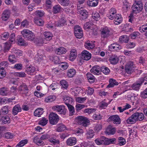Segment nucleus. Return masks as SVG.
Segmentation results:
<instances>
[{"label":"nucleus","mask_w":147,"mask_h":147,"mask_svg":"<svg viewBox=\"0 0 147 147\" xmlns=\"http://www.w3.org/2000/svg\"><path fill=\"white\" fill-rule=\"evenodd\" d=\"M10 92V91L7 88L4 87L0 88V94L2 96H6L9 94Z\"/></svg>","instance_id":"nucleus-26"},{"label":"nucleus","mask_w":147,"mask_h":147,"mask_svg":"<svg viewBox=\"0 0 147 147\" xmlns=\"http://www.w3.org/2000/svg\"><path fill=\"white\" fill-rule=\"evenodd\" d=\"M59 66V67L61 68V69H65L68 68V65L66 62H63L60 63Z\"/></svg>","instance_id":"nucleus-58"},{"label":"nucleus","mask_w":147,"mask_h":147,"mask_svg":"<svg viewBox=\"0 0 147 147\" xmlns=\"http://www.w3.org/2000/svg\"><path fill=\"white\" fill-rule=\"evenodd\" d=\"M113 22L115 25L119 24L122 22V18L121 14L120 13H117L115 16Z\"/></svg>","instance_id":"nucleus-20"},{"label":"nucleus","mask_w":147,"mask_h":147,"mask_svg":"<svg viewBox=\"0 0 147 147\" xmlns=\"http://www.w3.org/2000/svg\"><path fill=\"white\" fill-rule=\"evenodd\" d=\"M60 83L61 88L66 89L67 88L68 84L66 81L64 80H62L60 81Z\"/></svg>","instance_id":"nucleus-42"},{"label":"nucleus","mask_w":147,"mask_h":147,"mask_svg":"<svg viewBox=\"0 0 147 147\" xmlns=\"http://www.w3.org/2000/svg\"><path fill=\"white\" fill-rule=\"evenodd\" d=\"M20 93L26 95L28 90L27 86L25 83H23L19 86L18 89Z\"/></svg>","instance_id":"nucleus-10"},{"label":"nucleus","mask_w":147,"mask_h":147,"mask_svg":"<svg viewBox=\"0 0 147 147\" xmlns=\"http://www.w3.org/2000/svg\"><path fill=\"white\" fill-rule=\"evenodd\" d=\"M10 14V11L9 9L5 10L2 14V19L3 20L6 21L9 17Z\"/></svg>","instance_id":"nucleus-24"},{"label":"nucleus","mask_w":147,"mask_h":147,"mask_svg":"<svg viewBox=\"0 0 147 147\" xmlns=\"http://www.w3.org/2000/svg\"><path fill=\"white\" fill-rule=\"evenodd\" d=\"M111 49L115 50H118L121 49V46L119 44L116 43H114L111 44L109 47Z\"/></svg>","instance_id":"nucleus-44"},{"label":"nucleus","mask_w":147,"mask_h":147,"mask_svg":"<svg viewBox=\"0 0 147 147\" xmlns=\"http://www.w3.org/2000/svg\"><path fill=\"white\" fill-rule=\"evenodd\" d=\"M8 62L7 61H3L0 63V74L2 76H5L6 72L4 70V68L2 66L7 67L8 65Z\"/></svg>","instance_id":"nucleus-13"},{"label":"nucleus","mask_w":147,"mask_h":147,"mask_svg":"<svg viewBox=\"0 0 147 147\" xmlns=\"http://www.w3.org/2000/svg\"><path fill=\"white\" fill-rule=\"evenodd\" d=\"M12 52L16 55L17 56H21L22 55V51L18 49H13L12 51Z\"/></svg>","instance_id":"nucleus-60"},{"label":"nucleus","mask_w":147,"mask_h":147,"mask_svg":"<svg viewBox=\"0 0 147 147\" xmlns=\"http://www.w3.org/2000/svg\"><path fill=\"white\" fill-rule=\"evenodd\" d=\"M21 34L24 38L30 41H32L35 38L34 34L30 30L26 29L24 30L21 32Z\"/></svg>","instance_id":"nucleus-3"},{"label":"nucleus","mask_w":147,"mask_h":147,"mask_svg":"<svg viewBox=\"0 0 147 147\" xmlns=\"http://www.w3.org/2000/svg\"><path fill=\"white\" fill-rule=\"evenodd\" d=\"M98 0H89L87 4L89 6L95 7L98 5Z\"/></svg>","instance_id":"nucleus-38"},{"label":"nucleus","mask_w":147,"mask_h":147,"mask_svg":"<svg viewBox=\"0 0 147 147\" xmlns=\"http://www.w3.org/2000/svg\"><path fill=\"white\" fill-rule=\"evenodd\" d=\"M80 6H79L78 5V4L77 6V9L78 10L77 13L81 15V16H82V19H86L88 16V13L87 11L85 10H80Z\"/></svg>","instance_id":"nucleus-14"},{"label":"nucleus","mask_w":147,"mask_h":147,"mask_svg":"<svg viewBox=\"0 0 147 147\" xmlns=\"http://www.w3.org/2000/svg\"><path fill=\"white\" fill-rule=\"evenodd\" d=\"M45 39L47 40H50L53 37L52 34L50 32L46 31L44 33Z\"/></svg>","instance_id":"nucleus-34"},{"label":"nucleus","mask_w":147,"mask_h":147,"mask_svg":"<svg viewBox=\"0 0 147 147\" xmlns=\"http://www.w3.org/2000/svg\"><path fill=\"white\" fill-rule=\"evenodd\" d=\"M146 120V118L142 113L138 112L132 114L127 120V123L128 124H132L138 121Z\"/></svg>","instance_id":"nucleus-1"},{"label":"nucleus","mask_w":147,"mask_h":147,"mask_svg":"<svg viewBox=\"0 0 147 147\" xmlns=\"http://www.w3.org/2000/svg\"><path fill=\"white\" fill-rule=\"evenodd\" d=\"M22 65L21 63H17L15 64L14 66L12 67V68L16 69L17 70H20L22 69Z\"/></svg>","instance_id":"nucleus-61"},{"label":"nucleus","mask_w":147,"mask_h":147,"mask_svg":"<svg viewBox=\"0 0 147 147\" xmlns=\"http://www.w3.org/2000/svg\"><path fill=\"white\" fill-rule=\"evenodd\" d=\"M132 12L133 13H137L142 11L143 9L142 2L139 1L135 2L132 7Z\"/></svg>","instance_id":"nucleus-2"},{"label":"nucleus","mask_w":147,"mask_h":147,"mask_svg":"<svg viewBox=\"0 0 147 147\" xmlns=\"http://www.w3.org/2000/svg\"><path fill=\"white\" fill-rule=\"evenodd\" d=\"M86 77L89 82L93 83L94 81L95 78L94 76L90 73H88L86 74Z\"/></svg>","instance_id":"nucleus-33"},{"label":"nucleus","mask_w":147,"mask_h":147,"mask_svg":"<svg viewBox=\"0 0 147 147\" xmlns=\"http://www.w3.org/2000/svg\"><path fill=\"white\" fill-rule=\"evenodd\" d=\"M77 53L76 50L72 49L70 52V54L69 55V60L71 61L74 60L76 58Z\"/></svg>","instance_id":"nucleus-23"},{"label":"nucleus","mask_w":147,"mask_h":147,"mask_svg":"<svg viewBox=\"0 0 147 147\" xmlns=\"http://www.w3.org/2000/svg\"><path fill=\"white\" fill-rule=\"evenodd\" d=\"M22 111V108L19 104L15 105L13 107L12 113L14 115H17L19 112Z\"/></svg>","instance_id":"nucleus-19"},{"label":"nucleus","mask_w":147,"mask_h":147,"mask_svg":"<svg viewBox=\"0 0 147 147\" xmlns=\"http://www.w3.org/2000/svg\"><path fill=\"white\" fill-rule=\"evenodd\" d=\"M119 144L120 146L124 145L126 142L125 139L122 137H119L118 138Z\"/></svg>","instance_id":"nucleus-62"},{"label":"nucleus","mask_w":147,"mask_h":147,"mask_svg":"<svg viewBox=\"0 0 147 147\" xmlns=\"http://www.w3.org/2000/svg\"><path fill=\"white\" fill-rule=\"evenodd\" d=\"M108 121H112L115 124H119L121 123V119L119 116L117 115H112L107 119Z\"/></svg>","instance_id":"nucleus-12"},{"label":"nucleus","mask_w":147,"mask_h":147,"mask_svg":"<svg viewBox=\"0 0 147 147\" xmlns=\"http://www.w3.org/2000/svg\"><path fill=\"white\" fill-rule=\"evenodd\" d=\"M28 142L27 139L22 140L17 144L16 147H22L26 144Z\"/></svg>","instance_id":"nucleus-49"},{"label":"nucleus","mask_w":147,"mask_h":147,"mask_svg":"<svg viewBox=\"0 0 147 147\" xmlns=\"http://www.w3.org/2000/svg\"><path fill=\"white\" fill-rule=\"evenodd\" d=\"M123 11L126 12L130 8V4L127 2V1H123Z\"/></svg>","instance_id":"nucleus-45"},{"label":"nucleus","mask_w":147,"mask_h":147,"mask_svg":"<svg viewBox=\"0 0 147 147\" xmlns=\"http://www.w3.org/2000/svg\"><path fill=\"white\" fill-rule=\"evenodd\" d=\"M8 60L11 64H14L17 61V60L15 58L14 55H10L9 56Z\"/></svg>","instance_id":"nucleus-46"},{"label":"nucleus","mask_w":147,"mask_h":147,"mask_svg":"<svg viewBox=\"0 0 147 147\" xmlns=\"http://www.w3.org/2000/svg\"><path fill=\"white\" fill-rule=\"evenodd\" d=\"M15 35L14 33H12L10 36L9 43L10 44H12L14 43L15 41Z\"/></svg>","instance_id":"nucleus-56"},{"label":"nucleus","mask_w":147,"mask_h":147,"mask_svg":"<svg viewBox=\"0 0 147 147\" xmlns=\"http://www.w3.org/2000/svg\"><path fill=\"white\" fill-rule=\"evenodd\" d=\"M35 68L34 67H29L27 69L28 74H32L35 71Z\"/></svg>","instance_id":"nucleus-64"},{"label":"nucleus","mask_w":147,"mask_h":147,"mask_svg":"<svg viewBox=\"0 0 147 147\" xmlns=\"http://www.w3.org/2000/svg\"><path fill=\"white\" fill-rule=\"evenodd\" d=\"M56 97L54 96H49L47 97L45 99V101L47 102H52L55 100Z\"/></svg>","instance_id":"nucleus-48"},{"label":"nucleus","mask_w":147,"mask_h":147,"mask_svg":"<svg viewBox=\"0 0 147 147\" xmlns=\"http://www.w3.org/2000/svg\"><path fill=\"white\" fill-rule=\"evenodd\" d=\"M117 11L116 9L113 7L111 8L109 11V12L107 15V17L109 19L113 20L114 19L115 16L117 14Z\"/></svg>","instance_id":"nucleus-11"},{"label":"nucleus","mask_w":147,"mask_h":147,"mask_svg":"<svg viewBox=\"0 0 147 147\" xmlns=\"http://www.w3.org/2000/svg\"><path fill=\"white\" fill-rule=\"evenodd\" d=\"M115 132V129L109 125L107 127L105 133L108 135H113Z\"/></svg>","instance_id":"nucleus-28"},{"label":"nucleus","mask_w":147,"mask_h":147,"mask_svg":"<svg viewBox=\"0 0 147 147\" xmlns=\"http://www.w3.org/2000/svg\"><path fill=\"white\" fill-rule=\"evenodd\" d=\"M8 106H5L3 107L1 109L0 111V117L1 115L7 114L9 112Z\"/></svg>","instance_id":"nucleus-32"},{"label":"nucleus","mask_w":147,"mask_h":147,"mask_svg":"<svg viewBox=\"0 0 147 147\" xmlns=\"http://www.w3.org/2000/svg\"><path fill=\"white\" fill-rule=\"evenodd\" d=\"M81 55L82 58L86 61L89 60L91 56V53L86 50L82 52Z\"/></svg>","instance_id":"nucleus-16"},{"label":"nucleus","mask_w":147,"mask_h":147,"mask_svg":"<svg viewBox=\"0 0 147 147\" xmlns=\"http://www.w3.org/2000/svg\"><path fill=\"white\" fill-rule=\"evenodd\" d=\"M84 45L85 48L89 50L92 49L95 46L94 45L92 41H86Z\"/></svg>","instance_id":"nucleus-31"},{"label":"nucleus","mask_w":147,"mask_h":147,"mask_svg":"<svg viewBox=\"0 0 147 147\" xmlns=\"http://www.w3.org/2000/svg\"><path fill=\"white\" fill-rule=\"evenodd\" d=\"M48 120L45 117H42L39 121L38 123L43 126L45 125L47 123Z\"/></svg>","instance_id":"nucleus-52"},{"label":"nucleus","mask_w":147,"mask_h":147,"mask_svg":"<svg viewBox=\"0 0 147 147\" xmlns=\"http://www.w3.org/2000/svg\"><path fill=\"white\" fill-rule=\"evenodd\" d=\"M59 2L63 6H67L70 5L71 3L69 0H58Z\"/></svg>","instance_id":"nucleus-41"},{"label":"nucleus","mask_w":147,"mask_h":147,"mask_svg":"<svg viewBox=\"0 0 147 147\" xmlns=\"http://www.w3.org/2000/svg\"><path fill=\"white\" fill-rule=\"evenodd\" d=\"M142 84V82H141L139 79L136 82L132 84L131 86V88L134 90H138Z\"/></svg>","instance_id":"nucleus-17"},{"label":"nucleus","mask_w":147,"mask_h":147,"mask_svg":"<svg viewBox=\"0 0 147 147\" xmlns=\"http://www.w3.org/2000/svg\"><path fill=\"white\" fill-rule=\"evenodd\" d=\"M74 32L76 37L80 38L83 36V31L81 28L79 26H76L74 28Z\"/></svg>","instance_id":"nucleus-9"},{"label":"nucleus","mask_w":147,"mask_h":147,"mask_svg":"<svg viewBox=\"0 0 147 147\" xmlns=\"http://www.w3.org/2000/svg\"><path fill=\"white\" fill-rule=\"evenodd\" d=\"M106 137L102 136L100 138H98L95 140V143L98 145L104 144L106 145Z\"/></svg>","instance_id":"nucleus-21"},{"label":"nucleus","mask_w":147,"mask_h":147,"mask_svg":"<svg viewBox=\"0 0 147 147\" xmlns=\"http://www.w3.org/2000/svg\"><path fill=\"white\" fill-rule=\"evenodd\" d=\"M67 129V127L63 124L61 123L57 125V128L56 130L58 132H61Z\"/></svg>","instance_id":"nucleus-35"},{"label":"nucleus","mask_w":147,"mask_h":147,"mask_svg":"<svg viewBox=\"0 0 147 147\" xmlns=\"http://www.w3.org/2000/svg\"><path fill=\"white\" fill-rule=\"evenodd\" d=\"M77 142V140L74 137H70L66 141V144L69 146H72L75 145Z\"/></svg>","instance_id":"nucleus-18"},{"label":"nucleus","mask_w":147,"mask_h":147,"mask_svg":"<svg viewBox=\"0 0 147 147\" xmlns=\"http://www.w3.org/2000/svg\"><path fill=\"white\" fill-rule=\"evenodd\" d=\"M66 51V49L63 47H61L56 49L55 50V53L59 55H61L65 53Z\"/></svg>","instance_id":"nucleus-29"},{"label":"nucleus","mask_w":147,"mask_h":147,"mask_svg":"<svg viewBox=\"0 0 147 147\" xmlns=\"http://www.w3.org/2000/svg\"><path fill=\"white\" fill-rule=\"evenodd\" d=\"M100 31L102 38L107 39L110 35V29L107 27H105L102 29Z\"/></svg>","instance_id":"nucleus-8"},{"label":"nucleus","mask_w":147,"mask_h":147,"mask_svg":"<svg viewBox=\"0 0 147 147\" xmlns=\"http://www.w3.org/2000/svg\"><path fill=\"white\" fill-rule=\"evenodd\" d=\"M86 135L88 139L91 138L94 136V132L92 130H89L87 132Z\"/></svg>","instance_id":"nucleus-51"},{"label":"nucleus","mask_w":147,"mask_h":147,"mask_svg":"<svg viewBox=\"0 0 147 147\" xmlns=\"http://www.w3.org/2000/svg\"><path fill=\"white\" fill-rule=\"evenodd\" d=\"M52 109L54 111L58 112L59 114L63 115L65 114L66 109L64 105L54 106L52 107Z\"/></svg>","instance_id":"nucleus-4"},{"label":"nucleus","mask_w":147,"mask_h":147,"mask_svg":"<svg viewBox=\"0 0 147 147\" xmlns=\"http://www.w3.org/2000/svg\"><path fill=\"white\" fill-rule=\"evenodd\" d=\"M59 120V117L57 114L51 113L49 115V120L50 123L52 125L56 124Z\"/></svg>","instance_id":"nucleus-6"},{"label":"nucleus","mask_w":147,"mask_h":147,"mask_svg":"<svg viewBox=\"0 0 147 147\" xmlns=\"http://www.w3.org/2000/svg\"><path fill=\"white\" fill-rule=\"evenodd\" d=\"M139 30L141 32L142 31L145 32L147 31V23L144 24L141 26L139 28Z\"/></svg>","instance_id":"nucleus-53"},{"label":"nucleus","mask_w":147,"mask_h":147,"mask_svg":"<svg viewBox=\"0 0 147 147\" xmlns=\"http://www.w3.org/2000/svg\"><path fill=\"white\" fill-rule=\"evenodd\" d=\"M63 98L65 103L67 106L70 105L73 103V99L68 96H64Z\"/></svg>","instance_id":"nucleus-22"},{"label":"nucleus","mask_w":147,"mask_h":147,"mask_svg":"<svg viewBox=\"0 0 147 147\" xmlns=\"http://www.w3.org/2000/svg\"><path fill=\"white\" fill-rule=\"evenodd\" d=\"M140 35V33L138 32H133L130 34V36L132 39H135L136 37L139 36Z\"/></svg>","instance_id":"nucleus-63"},{"label":"nucleus","mask_w":147,"mask_h":147,"mask_svg":"<svg viewBox=\"0 0 147 147\" xmlns=\"http://www.w3.org/2000/svg\"><path fill=\"white\" fill-rule=\"evenodd\" d=\"M1 120L2 122L5 124H8L10 122V119L9 117L7 115H4L3 116L1 115Z\"/></svg>","instance_id":"nucleus-27"},{"label":"nucleus","mask_w":147,"mask_h":147,"mask_svg":"<svg viewBox=\"0 0 147 147\" xmlns=\"http://www.w3.org/2000/svg\"><path fill=\"white\" fill-rule=\"evenodd\" d=\"M135 67V65L132 62H129L126 65L125 71L128 74H131L134 71Z\"/></svg>","instance_id":"nucleus-5"},{"label":"nucleus","mask_w":147,"mask_h":147,"mask_svg":"<svg viewBox=\"0 0 147 147\" xmlns=\"http://www.w3.org/2000/svg\"><path fill=\"white\" fill-rule=\"evenodd\" d=\"M100 70L105 75H108L110 72V70L109 68L105 66H103L100 67Z\"/></svg>","instance_id":"nucleus-37"},{"label":"nucleus","mask_w":147,"mask_h":147,"mask_svg":"<svg viewBox=\"0 0 147 147\" xmlns=\"http://www.w3.org/2000/svg\"><path fill=\"white\" fill-rule=\"evenodd\" d=\"M109 61L111 64L115 65L119 61L118 57L117 56H112L109 58Z\"/></svg>","instance_id":"nucleus-30"},{"label":"nucleus","mask_w":147,"mask_h":147,"mask_svg":"<svg viewBox=\"0 0 147 147\" xmlns=\"http://www.w3.org/2000/svg\"><path fill=\"white\" fill-rule=\"evenodd\" d=\"M9 35V34L8 32H5L2 33L1 34L0 36L2 40H5L8 38Z\"/></svg>","instance_id":"nucleus-55"},{"label":"nucleus","mask_w":147,"mask_h":147,"mask_svg":"<svg viewBox=\"0 0 147 147\" xmlns=\"http://www.w3.org/2000/svg\"><path fill=\"white\" fill-rule=\"evenodd\" d=\"M43 110L42 109L40 108L36 109L34 112V114L35 116L40 117L43 112Z\"/></svg>","instance_id":"nucleus-40"},{"label":"nucleus","mask_w":147,"mask_h":147,"mask_svg":"<svg viewBox=\"0 0 147 147\" xmlns=\"http://www.w3.org/2000/svg\"><path fill=\"white\" fill-rule=\"evenodd\" d=\"M61 9V7L59 5H56L53 7V11L54 13H57L60 12Z\"/></svg>","instance_id":"nucleus-39"},{"label":"nucleus","mask_w":147,"mask_h":147,"mask_svg":"<svg viewBox=\"0 0 147 147\" xmlns=\"http://www.w3.org/2000/svg\"><path fill=\"white\" fill-rule=\"evenodd\" d=\"M96 111V109L88 108L85 109L84 110V112L85 113L90 114L95 112Z\"/></svg>","instance_id":"nucleus-57"},{"label":"nucleus","mask_w":147,"mask_h":147,"mask_svg":"<svg viewBox=\"0 0 147 147\" xmlns=\"http://www.w3.org/2000/svg\"><path fill=\"white\" fill-rule=\"evenodd\" d=\"M109 82V84L107 86L108 88L113 87L115 86H117L119 84V83L116 80L112 78L110 79Z\"/></svg>","instance_id":"nucleus-25"},{"label":"nucleus","mask_w":147,"mask_h":147,"mask_svg":"<svg viewBox=\"0 0 147 147\" xmlns=\"http://www.w3.org/2000/svg\"><path fill=\"white\" fill-rule=\"evenodd\" d=\"M129 39V37L127 35H123L119 37V42L121 43H127L128 42Z\"/></svg>","instance_id":"nucleus-36"},{"label":"nucleus","mask_w":147,"mask_h":147,"mask_svg":"<svg viewBox=\"0 0 147 147\" xmlns=\"http://www.w3.org/2000/svg\"><path fill=\"white\" fill-rule=\"evenodd\" d=\"M78 124L86 127L90 123V121L86 117L80 116L77 117Z\"/></svg>","instance_id":"nucleus-7"},{"label":"nucleus","mask_w":147,"mask_h":147,"mask_svg":"<svg viewBox=\"0 0 147 147\" xmlns=\"http://www.w3.org/2000/svg\"><path fill=\"white\" fill-rule=\"evenodd\" d=\"M34 141L38 145L40 146L44 143L42 140L38 139L37 137L35 138L34 139Z\"/></svg>","instance_id":"nucleus-59"},{"label":"nucleus","mask_w":147,"mask_h":147,"mask_svg":"<svg viewBox=\"0 0 147 147\" xmlns=\"http://www.w3.org/2000/svg\"><path fill=\"white\" fill-rule=\"evenodd\" d=\"M106 145H108L111 144H113L116 141L115 138H106Z\"/></svg>","instance_id":"nucleus-54"},{"label":"nucleus","mask_w":147,"mask_h":147,"mask_svg":"<svg viewBox=\"0 0 147 147\" xmlns=\"http://www.w3.org/2000/svg\"><path fill=\"white\" fill-rule=\"evenodd\" d=\"M76 70L74 69H71L69 70L67 72V76L70 78L74 76L76 74Z\"/></svg>","instance_id":"nucleus-47"},{"label":"nucleus","mask_w":147,"mask_h":147,"mask_svg":"<svg viewBox=\"0 0 147 147\" xmlns=\"http://www.w3.org/2000/svg\"><path fill=\"white\" fill-rule=\"evenodd\" d=\"M91 72L94 75H98L100 74V68L98 65H95L93 66L91 69Z\"/></svg>","instance_id":"nucleus-15"},{"label":"nucleus","mask_w":147,"mask_h":147,"mask_svg":"<svg viewBox=\"0 0 147 147\" xmlns=\"http://www.w3.org/2000/svg\"><path fill=\"white\" fill-rule=\"evenodd\" d=\"M34 21L36 24L39 26H42L43 25V21L42 19H38L37 18H34Z\"/></svg>","instance_id":"nucleus-50"},{"label":"nucleus","mask_w":147,"mask_h":147,"mask_svg":"<svg viewBox=\"0 0 147 147\" xmlns=\"http://www.w3.org/2000/svg\"><path fill=\"white\" fill-rule=\"evenodd\" d=\"M66 22L64 19H61L57 22H55V26L60 27L63 26Z\"/></svg>","instance_id":"nucleus-43"}]
</instances>
